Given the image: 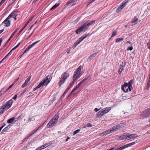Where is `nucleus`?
<instances>
[{"label": "nucleus", "instance_id": "nucleus-1", "mask_svg": "<svg viewBox=\"0 0 150 150\" xmlns=\"http://www.w3.org/2000/svg\"><path fill=\"white\" fill-rule=\"evenodd\" d=\"M13 103V100L11 99L7 101L4 104H3L2 107L0 108V114H2L5 111L10 108Z\"/></svg>", "mask_w": 150, "mask_h": 150}, {"label": "nucleus", "instance_id": "nucleus-2", "mask_svg": "<svg viewBox=\"0 0 150 150\" xmlns=\"http://www.w3.org/2000/svg\"><path fill=\"white\" fill-rule=\"evenodd\" d=\"M95 22V21H91L88 23H86L82 25L81 27L78 29L76 31V33L77 34H79L83 31H85L88 28L89 26L91 25Z\"/></svg>", "mask_w": 150, "mask_h": 150}, {"label": "nucleus", "instance_id": "nucleus-3", "mask_svg": "<svg viewBox=\"0 0 150 150\" xmlns=\"http://www.w3.org/2000/svg\"><path fill=\"white\" fill-rule=\"evenodd\" d=\"M132 83L131 81H130L128 83H125L122 87V90L125 92H127L128 91H130L132 88Z\"/></svg>", "mask_w": 150, "mask_h": 150}, {"label": "nucleus", "instance_id": "nucleus-4", "mask_svg": "<svg viewBox=\"0 0 150 150\" xmlns=\"http://www.w3.org/2000/svg\"><path fill=\"white\" fill-rule=\"evenodd\" d=\"M81 66H79L74 73L73 79L74 81H76L81 76L82 74L81 73Z\"/></svg>", "mask_w": 150, "mask_h": 150}, {"label": "nucleus", "instance_id": "nucleus-5", "mask_svg": "<svg viewBox=\"0 0 150 150\" xmlns=\"http://www.w3.org/2000/svg\"><path fill=\"white\" fill-rule=\"evenodd\" d=\"M111 109L110 107H106L103 108L97 113V117H101L103 115L108 112Z\"/></svg>", "mask_w": 150, "mask_h": 150}, {"label": "nucleus", "instance_id": "nucleus-6", "mask_svg": "<svg viewBox=\"0 0 150 150\" xmlns=\"http://www.w3.org/2000/svg\"><path fill=\"white\" fill-rule=\"evenodd\" d=\"M69 76V74L68 73L65 72L62 76L60 78V81L58 83V85L59 86H60L62 85L64 83Z\"/></svg>", "mask_w": 150, "mask_h": 150}, {"label": "nucleus", "instance_id": "nucleus-7", "mask_svg": "<svg viewBox=\"0 0 150 150\" xmlns=\"http://www.w3.org/2000/svg\"><path fill=\"white\" fill-rule=\"evenodd\" d=\"M125 125V124L124 123H121L118 125H115L111 129L112 130V132L114 131L118 130L121 128L124 127Z\"/></svg>", "mask_w": 150, "mask_h": 150}, {"label": "nucleus", "instance_id": "nucleus-8", "mask_svg": "<svg viewBox=\"0 0 150 150\" xmlns=\"http://www.w3.org/2000/svg\"><path fill=\"white\" fill-rule=\"evenodd\" d=\"M56 124V117L55 116L52 119L47 125L48 127H51L55 125Z\"/></svg>", "mask_w": 150, "mask_h": 150}, {"label": "nucleus", "instance_id": "nucleus-9", "mask_svg": "<svg viewBox=\"0 0 150 150\" xmlns=\"http://www.w3.org/2000/svg\"><path fill=\"white\" fill-rule=\"evenodd\" d=\"M128 2V1L127 0H126L124 2H123L121 6L117 9L116 10V12L118 13L121 11L126 5Z\"/></svg>", "mask_w": 150, "mask_h": 150}, {"label": "nucleus", "instance_id": "nucleus-10", "mask_svg": "<svg viewBox=\"0 0 150 150\" xmlns=\"http://www.w3.org/2000/svg\"><path fill=\"white\" fill-rule=\"evenodd\" d=\"M128 2V1L127 0H126L124 2H123L121 6L117 9L116 10V12L118 13L121 11L126 5Z\"/></svg>", "mask_w": 150, "mask_h": 150}, {"label": "nucleus", "instance_id": "nucleus-11", "mask_svg": "<svg viewBox=\"0 0 150 150\" xmlns=\"http://www.w3.org/2000/svg\"><path fill=\"white\" fill-rule=\"evenodd\" d=\"M87 36V35H84L81 37L77 42L74 43V45H75V47L74 48L76 47L77 45L79 44L83 39L86 38Z\"/></svg>", "mask_w": 150, "mask_h": 150}, {"label": "nucleus", "instance_id": "nucleus-12", "mask_svg": "<svg viewBox=\"0 0 150 150\" xmlns=\"http://www.w3.org/2000/svg\"><path fill=\"white\" fill-rule=\"evenodd\" d=\"M50 82L48 76H47L43 81H41L40 83H41V86H43L47 85Z\"/></svg>", "mask_w": 150, "mask_h": 150}, {"label": "nucleus", "instance_id": "nucleus-13", "mask_svg": "<svg viewBox=\"0 0 150 150\" xmlns=\"http://www.w3.org/2000/svg\"><path fill=\"white\" fill-rule=\"evenodd\" d=\"M40 40L36 42H35L33 43H32L31 45L29 46L25 50V51L23 53V54H22L21 56H23V54H24L26 52H28L29 51V50L32 47L34 46L36 44L38 43L39 42Z\"/></svg>", "mask_w": 150, "mask_h": 150}, {"label": "nucleus", "instance_id": "nucleus-14", "mask_svg": "<svg viewBox=\"0 0 150 150\" xmlns=\"http://www.w3.org/2000/svg\"><path fill=\"white\" fill-rule=\"evenodd\" d=\"M9 19H8L7 18L2 23V25H3L6 27H8L11 25V21L8 20Z\"/></svg>", "mask_w": 150, "mask_h": 150}, {"label": "nucleus", "instance_id": "nucleus-15", "mask_svg": "<svg viewBox=\"0 0 150 150\" xmlns=\"http://www.w3.org/2000/svg\"><path fill=\"white\" fill-rule=\"evenodd\" d=\"M127 136L128 137V140H129L136 138L137 135L136 134H128Z\"/></svg>", "mask_w": 150, "mask_h": 150}, {"label": "nucleus", "instance_id": "nucleus-16", "mask_svg": "<svg viewBox=\"0 0 150 150\" xmlns=\"http://www.w3.org/2000/svg\"><path fill=\"white\" fill-rule=\"evenodd\" d=\"M112 130L111 129H110L106 130L103 133H101L100 134V136H103L104 135H106L108 134H109L110 133L112 132Z\"/></svg>", "mask_w": 150, "mask_h": 150}, {"label": "nucleus", "instance_id": "nucleus-17", "mask_svg": "<svg viewBox=\"0 0 150 150\" xmlns=\"http://www.w3.org/2000/svg\"><path fill=\"white\" fill-rule=\"evenodd\" d=\"M125 63H123V62L122 63V64H121L120 67V68L119 70V74H120L122 71L124 69V68L125 67Z\"/></svg>", "mask_w": 150, "mask_h": 150}, {"label": "nucleus", "instance_id": "nucleus-18", "mask_svg": "<svg viewBox=\"0 0 150 150\" xmlns=\"http://www.w3.org/2000/svg\"><path fill=\"white\" fill-rule=\"evenodd\" d=\"M16 11H13L9 15V16L8 17V19H10L12 18L14 16H16L17 14L16 13Z\"/></svg>", "mask_w": 150, "mask_h": 150}, {"label": "nucleus", "instance_id": "nucleus-19", "mask_svg": "<svg viewBox=\"0 0 150 150\" xmlns=\"http://www.w3.org/2000/svg\"><path fill=\"white\" fill-rule=\"evenodd\" d=\"M30 79V77H29L25 81V83L22 86V87L24 88L27 86V83Z\"/></svg>", "mask_w": 150, "mask_h": 150}, {"label": "nucleus", "instance_id": "nucleus-20", "mask_svg": "<svg viewBox=\"0 0 150 150\" xmlns=\"http://www.w3.org/2000/svg\"><path fill=\"white\" fill-rule=\"evenodd\" d=\"M20 43H21L19 42L16 46L13 48L10 51V52H9L6 56H5V58H6L7 57V56H8L9 55V54H10V52H11L12 51H13L14 50L16 49L20 45Z\"/></svg>", "mask_w": 150, "mask_h": 150}, {"label": "nucleus", "instance_id": "nucleus-21", "mask_svg": "<svg viewBox=\"0 0 150 150\" xmlns=\"http://www.w3.org/2000/svg\"><path fill=\"white\" fill-rule=\"evenodd\" d=\"M127 134H124L121 136L120 138V140H123L124 139H127L128 140V137H127Z\"/></svg>", "mask_w": 150, "mask_h": 150}, {"label": "nucleus", "instance_id": "nucleus-22", "mask_svg": "<svg viewBox=\"0 0 150 150\" xmlns=\"http://www.w3.org/2000/svg\"><path fill=\"white\" fill-rule=\"evenodd\" d=\"M144 115L145 117L150 116V110L145 111L144 112Z\"/></svg>", "mask_w": 150, "mask_h": 150}, {"label": "nucleus", "instance_id": "nucleus-23", "mask_svg": "<svg viewBox=\"0 0 150 150\" xmlns=\"http://www.w3.org/2000/svg\"><path fill=\"white\" fill-rule=\"evenodd\" d=\"M131 96V94L129 95V96H127V95H124L122 97V99L124 100H125V99H128L130 98Z\"/></svg>", "mask_w": 150, "mask_h": 150}, {"label": "nucleus", "instance_id": "nucleus-24", "mask_svg": "<svg viewBox=\"0 0 150 150\" xmlns=\"http://www.w3.org/2000/svg\"><path fill=\"white\" fill-rule=\"evenodd\" d=\"M15 119V117H12L10 119L8 120L7 121V123H12L14 120Z\"/></svg>", "mask_w": 150, "mask_h": 150}, {"label": "nucleus", "instance_id": "nucleus-25", "mask_svg": "<svg viewBox=\"0 0 150 150\" xmlns=\"http://www.w3.org/2000/svg\"><path fill=\"white\" fill-rule=\"evenodd\" d=\"M138 21V20L137 18H134L132 21V23L133 25H135L137 23Z\"/></svg>", "mask_w": 150, "mask_h": 150}, {"label": "nucleus", "instance_id": "nucleus-26", "mask_svg": "<svg viewBox=\"0 0 150 150\" xmlns=\"http://www.w3.org/2000/svg\"><path fill=\"white\" fill-rule=\"evenodd\" d=\"M39 127H38V128L35 129H34L29 134L30 135H32L35 132L37 131H38L39 129Z\"/></svg>", "mask_w": 150, "mask_h": 150}, {"label": "nucleus", "instance_id": "nucleus-27", "mask_svg": "<svg viewBox=\"0 0 150 150\" xmlns=\"http://www.w3.org/2000/svg\"><path fill=\"white\" fill-rule=\"evenodd\" d=\"M135 144V142H133L130 143L129 144H127L125 145L126 147V148H127L130 146L133 145L134 144Z\"/></svg>", "mask_w": 150, "mask_h": 150}, {"label": "nucleus", "instance_id": "nucleus-28", "mask_svg": "<svg viewBox=\"0 0 150 150\" xmlns=\"http://www.w3.org/2000/svg\"><path fill=\"white\" fill-rule=\"evenodd\" d=\"M124 39L123 38H119L117 39L116 41V42L118 43L121 42Z\"/></svg>", "mask_w": 150, "mask_h": 150}, {"label": "nucleus", "instance_id": "nucleus-29", "mask_svg": "<svg viewBox=\"0 0 150 150\" xmlns=\"http://www.w3.org/2000/svg\"><path fill=\"white\" fill-rule=\"evenodd\" d=\"M27 25V24H26L23 27L21 30L19 32L18 34V35H19L21 33L22 31L25 28V27Z\"/></svg>", "mask_w": 150, "mask_h": 150}, {"label": "nucleus", "instance_id": "nucleus-30", "mask_svg": "<svg viewBox=\"0 0 150 150\" xmlns=\"http://www.w3.org/2000/svg\"><path fill=\"white\" fill-rule=\"evenodd\" d=\"M41 86V83H39L38 85L35 88H34V91H35L38 88H40Z\"/></svg>", "mask_w": 150, "mask_h": 150}, {"label": "nucleus", "instance_id": "nucleus-31", "mask_svg": "<svg viewBox=\"0 0 150 150\" xmlns=\"http://www.w3.org/2000/svg\"><path fill=\"white\" fill-rule=\"evenodd\" d=\"M92 125L90 123H88L87 124H86V125H84L83 127V128H85L86 127H92Z\"/></svg>", "mask_w": 150, "mask_h": 150}, {"label": "nucleus", "instance_id": "nucleus-32", "mask_svg": "<svg viewBox=\"0 0 150 150\" xmlns=\"http://www.w3.org/2000/svg\"><path fill=\"white\" fill-rule=\"evenodd\" d=\"M76 81H74V79H73V81L70 84L68 88H70L73 85V84H74V83Z\"/></svg>", "mask_w": 150, "mask_h": 150}, {"label": "nucleus", "instance_id": "nucleus-33", "mask_svg": "<svg viewBox=\"0 0 150 150\" xmlns=\"http://www.w3.org/2000/svg\"><path fill=\"white\" fill-rule=\"evenodd\" d=\"M56 8V4H55L50 9V10H53Z\"/></svg>", "mask_w": 150, "mask_h": 150}, {"label": "nucleus", "instance_id": "nucleus-34", "mask_svg": "<svg viewBox=\"0 0 150 150\" xmlns=\"http://www.w3.org/2000/svg\"><path fill=\"white\" fill-rule=\"evenodd\" d=\"M80 131V130L79 129L75 131H74L73 132L74 135H75V134H76L77 133H78Z\"/></svg>", "mask_w": 150, "mask_h": 150}, {"label": "nucleus", "instance_id": "nucleus-35", "mask_svg": "<svg viewBox=\"0 0 150 150\" xmlns=\"http://www.w3.org/2000/svg\"><path fill=\"white\" fill-rule=\"evenodd\" d=\"M116 35H117L116 32L115 31H114L112 34V35L111 36V38H112V37H113L114 36Z\"/></svg>", "mask_w": 150, "mask_h": 150}, {"label": "nucleus", "instance_id": "nucleus-36", "mask_svg": "<svg viewBox=\"0 0 150 150\" xmlns=\"http://www.w3.org/2000/svg\"><path fill=\"white\" fill-rule=\"evenodd\" d=\"M126 148V145H124V146H122V147H120L119 148V149L120 150H122L123 149H125V148Z\"/></svg>", "mask_w": 150, "mask_h": 150}, {"label": "nucleus", "instance_id": "nucleus-37", "mask_svg": "<svg viewBox=\"0 0 150 150\" xmlns=\"http://www.w3.org/2000/svg\"><path fill=\"white\" fill-rule=\"evenodd\" d=\"M13 86V85H11L7 89V90L5 91L4 93L6 92L7 91H8L10 89L11 87Z\"/></svg>", "mask_w": 150, "mask_h": 150}, {"label": "nucleus", "instance_id": "nucleus-38", "mask_svg": "<svg viewBox=\"0 0 150 150\" xmlns=\"http://www.w3.org/2000/svg\"><path fill=\"white\" fill-rule=\"evenodd\" d=\"M50 145H51V144L50 143H46L44 145V146H45V148H46V147L48 146H49Z\"/></svg>", "mask_w": 150, "mask_h": 150}, {"label": "nucleus", "instance_id": "nucleus-39", "mask_svg": "<svg viewBox=\"0 0 150 150\" xmlns=\"http://www.w3.org/2000/svg\"><path fill=\"white\" fill-rule=\"evenodd\" d=\"M150 86V78L149 79V80L148 82L147 83V86L148 88H149V86Z\"/></svg>", "mask_w": 150, "mask_h": 150}, {"label": "nucleus", "instance_id": "nucleus-40", "mask_svg": "<svg viewBox=\"0 0 150 150\" xmlns=\"http://www.w3.org/2000/svg\"><path fill=\"white\" fill-rule=\"evenodd\" d=\"M92 56H89L87 59V61L89 62L91 61V59Z\"/></svg>", "mask_w": 150, "mask_h": 150}, {"label": "nucleus", "instance_id": "nucleus-41", "mask_svg": "<svg viewBox=\"0 0 150 150\" xmlns=\"http://www.w3.org/2000/svg\"><path fill=\"white\" fill-rule=\"evenodd\" d=\"M69 89V88H67L66 90L64 92V95H65L66 94V93L68 92Z\"/></svg>", "mask_w": 150, "mask_h": 150}, {"label": "nucleus", "instance_id": "nucleus-42", "mask_svg": "<svg viewBox=\"0 0 150 150\" xmlns=\"http://www.w3.org/2000/svg\"><path fill=\"white\" fill-rule=\"evenodd\" d=\"M147 45L148 48L150 49V40L148 43H147Z\"/></svg>", "mask_w": 150, "mask_h": 150}, {"label": "nucleus", "instance_id": "nucleus-43", "mask_svg": "<svg viewBox=\"0 0 150 150\" xmlns=\"http://www.w3.org/2000/svg\"><path fill=\"white\" fill-rule=\"evenodd\" d=\"M133 49V47H128L127 50H128L131 51Z\"/></svg>", "mask_w": 150, "mask_h": 150}, {"label": "nucleus", "instance_id": "nucleus-44", "mask_svg": "<svg viewBox=\"0 0 150 150\" xmlns=\"http://www.w3.org/2000/svg\"><path fill=\"white\" fill-rule=\"evenodd\" d=\"M18 79H17L15 80V81L13 83L11 84V85H13V86L17 82V81L18 80Z\"/></svg>", "mask_w": 150, "mask_h": 150}, {"label": "nucleus", "instance_id": "nucleus-45", "mask_svg": "<svg viewBox=\"0 0 150 150\" xmlns=\"http://www.w3.org/2000/svg\"><path fill=\"white\" fill-rule=\"evenodd\" d=\"M97 54V53H94L93 54H92L91 55V56H92V57H95L96 56Z\"/></svg>", "mask_w": 150, "mask_h": 150}, {"label": "nucleus", "instance_id": "nucleus-46", "mask_svg": "<svg viewBox=\"0 0 150 150\" xmlns=\"http://www.w3.org/2000/svg\"><path fill=\"white\" fill-rule=\"evenodd\" d=\"M15 34L13 33L11 35V36H10V38L11 39L13 37V36L15 35Z\"/></svg>", "mask_w": 150, "mask_h": 150}, {"label": "nucleus", "instance_id": "nucleus-47", "mask_svg": "<svg viewBox=\"0 0 150 150\" xmlns=\"http://www.w3.org/2000/svg\"><path fill=\"white\" fill-rule=\"evenodd\" d=\"M17 95H16L14 96V97L13 98L14 99V100H16V98H17Z\"/></svg>", "mask_w": 150, "mask_h": 150}, {"label": "nucleus", "instance_id": "nucleus-48", "mask_svg": "<svg viewBox=\"0 0 150 150\" xmlns=\"http://www.w3.org/2000/svg\"><path fill=\"white\" fill-rule=\"evenodd\" d=\"M41 149H41V147L40 146V147H38V148H37L36 149V150H40Z\"/></svg>", "mask_w": 150, "mask_h": 150}, {"label": "nucleus", "instance_id": "nucleus-49", "mask_svg": "<svg viewBox=\"0 0 150 150\" xmlns=\"http://www.w3.org/2000/svg\"><path fill=\"white\" fill-rule=\"evenodd\" d=\"M32 119H33L32 117H30V118H29L28 119V121L29 122L32 121L33 120Z\"/></svg>", "mask_w": 150, "mask_h": 150}, {"label": "nucleus", "instance_id": "nucleus-50", "mask_svg": "<svg viewBox=\"0 0 150 150\" xmlns=\"http://www.w3.org/2000/svg\"><path fill=\"white\" fill-rule=\"evenodd\" d=\"M41 147L42 149L45 148V146H44V145H42L41 146Z\"/></svg>", "mask_w": 150, "mask_h": 150}, {"label": "nucleus", "instance_id": "nucleus-51", "mask_svg": "<svg viewBox=\"0 0 150 150\" xmlns=\"http://www.w3.org/2000/svg\"><path fill=\"white\" fill-rule=\"evenodd\" d=\"M18 29H16L15 30V31L13 32V33H14L15 34V33H16V32H17V31H18Z\"/></svg>", "mask_w": 150, "mask_h": 150}, {"label": "nucleus", "instance_id": "nucleus-52", "mask_svg": "<svg viewBox=\"0 0 150 150\" xmlns=\"http://www.w3.org/2000/svg\"><path fill=\"white\" fill-rule=\"evenodd\" d=\"M79 88V86H77V85L76 86V87L74 88V90H76L77 88Z\"/></svg>", "mask_w": 150, "mask_h": 150}, {"label": "nucleus", "instance_id": "nucleus-53", "mask_svg": "<svg viewBox=\"0 0 150 150\" xmlns=\"http://www.w3.org/2000/svg\"><path fill=\"white\" fill-rule=\"evenodd\" d=\"M99 110V109H98V108H95L94 109V110L95 111V112H97Z\"/></svg>", "mask_w": 150, "mask_h": 150}, {"label": "nucleus", "instance_id": "nucleus-54", "mask_svg": "<svg viewBox=\"0 0 150 150\" xmlns=\"http://www.w3.org/2000/svg\"><path fill=\"white\" fill-rule=\"evenodd\" d=\"M11 38H9L8 39V40H7V41L6 42V44H7L8 43V42H9V41L10 40H11Z\"/></svg>", "mask_w": 150, "mask_h": 150}, {"label": "nucleus", "instance_id": "nucleus-55", "mask_svg": "<svg viewBox=\"0 0 150 150\" xmlns=\"http://www.w3.org/2000/svg\"><path fill=\"white\" fill-rule=\"evenodd\" d=\"M33 19V18H32L30 19L29 21L26 24H27V25L28 24V23H30V22L32 19Z\"/></svg>", "mask_w": 150, "mask_h": 150}, {"label": "nucleus", "instance_id": "nucleus-56", "mask_svg": "<svg viewBox=\"0 0 150 150\" xmlns=\"http://www.w3.org/2000/svg\"><path fill=\"white\" fill-rule=\"evenodd\" d=\"M4 31V29H2L1 30H0V34L2 33Z\"/></svg>", "mask_w": 150, "mask_h": 150}, {"label": "nucleus", "instance_id": "nucleus-57", "mask_svg": "<svg viewBox=\"0 0 150 150\" xmlns=\"http://www.w3.org/2000/svg\"><path fill=\"white\" fill-rule=\"evenodd\" d=\"M6 58H5V57H4L3 59H2V60L0 62V63L2 62L3 61V60Z\"/></svg>", "mask_w": 150, "mask_h": 150}, {"label": "nucleus", "instance_id": "nucleus-58", "mask_svg": "<svg viewBox=\"0 0 150 150\" xmlns=\"http://www.w3.org/2000/svg\"><path fill=\"white\" fill-rule=\"evenodd\" d=\"M17 14L16 16H14L13 18H14V19H15V20H16V16H17Z\"/></svg>", "mask_w": 150, "mask_h": 150}, {"label": "nucleus", "instance_id": "nucleus-59", "mask_svg": "<svg viewBox=\"0 0 150 150\" xmlns=\"http://www.w3.org/2000/svg\"><path fill=\"white\" fill-rule=\"evenodd\" d=\"M85 81V79H83V80L82 81H81L80 83H81V84H82V83H83L84 81Z\"/></svg>", "mask_w": 150, "mask_h": 150}, {"label": "nucleus", "instance_id": "nucleus-60", "mask_svg": "<svg viewBox=\"0 0 150 150\" xmlns=\"http://www.w3.org/2000/svg\"><path fill=\"white\" fill-rule=\"evenodd\" d=\"M4 2L2 1H1V2L0 3V6H1V5L4 3Z\"/></svg>", "mask_w": 150, "mask_h": 150}, {"label": "nucleus", "instance_id": "nucleus-61", "mask_svg": "<svg viewBox=\"0 0 150 150\" xmlns=\"http://www.w3.org/2000/svg\"><path fill=\"white\" fill-rule=\"evenodd\" d=\"M81 83H79L78 85L77 86H79V87L81 85Z\"/></svg>", "mask_w": 150, "mask_h": 150}, {"label": "nucleus", "instance_id": "nucleus-62", "mask_svg": "<svg viewBox=\"0 0 150 150\" xmlns=\"http://www.w3.org/2000/svg\"><path fill=\"white\" fill-rule=\"evenodd\" d=\"M34 24H33V25L30 28H29V30H31V29L33 27V26H34Z\"/></svg>", "mask_w": 150, "mask_h": 150}, {"label": "nucleus", "instance_id": "nucleus-63", "mask_svg": "<svg viewBox=\"0 0 150 150\" xmlns=\"http://www.w3.org/2000/svg\"><path fill=\"white\" fill-rule=\"evenodd\" d=\"M70 139V137H68L67 138V139H66V141H67L69 139Z\"/></svg>", "mask_w": 150, "mask_h": 150}, {"label": "nucleus", "instance_id": "nucleus-64", "mask_svg": "<svg viewBox=\"0 0 150 150\" xmlns=\"http://www.w3.org/2000/svg\"><path fill=\"white\" fill-rule=\"evenodd\" d=\"M76 90H74V88L72 90L71 93H72L74 91H75Z\"/></svg>", "mask_w": 150, "mask_h": 150}]
</instances>
